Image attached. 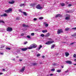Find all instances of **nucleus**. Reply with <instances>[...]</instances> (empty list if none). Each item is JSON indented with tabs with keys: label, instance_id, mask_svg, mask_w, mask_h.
I'll return each instance as SVG.
<instances>
[{
	"label": "nucleus",
	"instance_id": "f257e3e1",
	"mask_svg": "<svg viewBox=\"0 0 76 76\" xmlns=\"http://www.w3.org/2000/svg\"><path fill=\"white\" fill-rule=\"evenodd\" d=\"M12 8H9L8 10H6L4 11L5 13H10L11 12H12Z\"/></svg>",
	"mask_w": 76,
	"mask_h": 76
},
{
	"label": "nucleus",
	"instance_id": "f03ea898",
	"mask_svg": "<svg viewBox=\"0 0 76 76\" xmlns=\"http://www.w3.org/2000/svg\"><path fill=\"white\" fill-rule=\"evenodd\" d=\"M31 47H32V48H35L37 47V45L35 44V43H33L30 45Z\"/></svg>",
	"mask_w": 76,
	"mask_h": 76
},
{
	"label": "nucleus",
	"instance_id": "7ed1b4c3",
	"mask_svg": "<svg viewBox=\"0 0 76 76\" xmlns=\"http://www.w3.org/2000/svg\"><path fill=\"white\" fill-rule=\"evenodd\" d=\"M53 42H54V41H49L45 43V44L46 45H50L51 44H52V43H53Z\"/></svg>",
	"mask_w": 76,
	"mask_h": 76
},
{
	"label": "nucleus",
	"instance_id": "20e7f679",
	"mask_svg": "<svg viewBox=\"0 0 76 76\" xmlns=\"http://www.w3.org/2000/svg\"><path fill=\"white\" fill-rule=\"evenodd\" d=\"M36 8L38 9H41L44 8V6L41 7L39 5H38L36 6Z\"/></svg>",
	"mask_w": 76,
	"mask_h": 76
},
{
	"label": "nucleus",
	"instance_id": "39448f33",
	"mask_svg": "<svg viewBox=\"0 0 76 76\" xmlns=\"http://www.w3.org/2000/svg\"><path fill=\"white\" fill-rule=\"evenodd\" d=\"M65 19L67 20H70V16L69 15L66 14V16L65 18Z\"/></svg>",
	"mask_w": 76,
	"mask_h": 76
},
{
	"label": "nucleus",
	"instance_id": "423d86ee",
	"mask_svg": "<svg viewBox=\"0 0 76 76\" xmlns=\"http://www.w3.org/2000/svg\"><path fill=\"white\" fill-rule=\"evenodd\" d=\"M63 31L61 29H58V30L57 31V34H60V33H61V32H63Z\"/></svg>",
	"mask_w": 76,
	"mask_h": 76
},
{
	"label": "nucleus",
	"instance_id": "0eeeda50",
	"mask_svg": "<svg viewBox=\"0 0 76 76\" xmlns=\"http://www.w3.org/2000/svg\"><path fill=\"white\" fill-rule=\"evenodd\" d=\"M7 31H8L9 32H11L12 31V28L10 27H8L7 29Z\"/></svg>",
	"mask_w": 76,
	"mask_h": 76
},
{
	"label": "nucleus",
	"instance_id": "6e6552de",
	"mask_svg": "<svg viewBox=\"0 0 76 76\" xmlns=\"http://www.w3.org/2000/svg\"><path fill=\"white\" fill-rule=\"evenodd\" d=\"M65 62L66 63H67V64H72V62L71 61L68 60L65 61Z\"/></svg>",
	"mask_w": 76,
	"mask_h": 76
},
{
	"label": "nucleus",
	"instance_id": "1a4fd4ad",
	"mask_svg": "<svg viewBox=\"0 0 76 76\" xmlns=\"http://www.w3.org/2000/svg\"><path fill=\"white\" fill-rule=\"evenodd\" d=\"M42 45H40L39 47L36 49V50L37 51H39V50L41 49V48H42Z\"/></svg>",
	"mask_w": 76,
	"mask_h": 76
},
{
	"label": "nucleus",
	"instance_id": "9d476101",
	"mask_svg": "<svg viewBox=\"0 0 76 76\" xmlns=\"http://www.w3.org/2000/svg\"><path fill=\"white\" fill-rule=\"evenodd\" d=\"M25 67L24 66L23 67L22 69H21L20 70V72H24V70H25Z\"/></svg>",
	"mask_w": 76,
	"mask_h": 76
},
{
	"label": "nucleus",
	"instance_id": "9b49d317",
	"mask_svg": "<svg viewBox=\"0 0 76 76\" xmlns=\"http://www.w3.org/2000/svg\"><path fill=\"white\" fill-rule=\"evenodd\" d=\"M9 3L10 4H13L15 3V1H9Z\"/></svg>",
	"mask_w": 76,
	"mask_h": 76
},
{
	"label": "nucleus",
	"instance_id": "f8f14e48",
	"mask_svg": "<svg viewBox=\"0 0 76 76\" xmlns=\"http://www.w3.org/2000/svg\"><path fill=\"white\" fill-rule=\"evenodd\" d=\"M62 16V15L60 14H57L55 16L56 18H58V17H61Z\"/></svg>",
	"mask_w": 76,
	"mask_h": 76
},
{
	"label": "nucleus",
	"instance_id": "ddd939ff",
	"mask_svg": "<svg viewBox=\"0 0 76 76\" xmlns=\"http://www.w3.org/2000/svg\"><path fill=\"white\" fill-rule=\"evenodd\" d=\"M7 16V15L6 13H4L3 15H1V17H2V16H5L6 17Z\"/></svg>",
	"mask_w": 76,
	"mask_h": 76
},
{
	"label": "nucleus",
	"instance_id": "4468645a",
	"mask_svg": "<svg viewBox=\"0 0 76 76\" xmlns=\"http://www.w3.org/2000/svg\"><path fill=\"white\" fill-rule=\"evenodd\" d=\"M44 25H45V26L46 27H47L48 26V24H47V23L46 22H44L43 23Z\"/></svg>",
	"mask_w": 76,
	"mask_h": 76
},
{
	"label": "nucleus",
	"instance_id": "2eb2a0df",
	"mask_svg": "<svg viewBox=\"0 0 76 76\" xmlns=\"http://www.w3.org/2000/svg\"><path fill=\"white\" fill-rule=\"evenodd\" d=\"M21 50L22 51H26V50H28V48H22L21 49Z\"/></svg>",
	"mask_w": 76,
	"mask_h": 76
},
{
	"label": "nucleus",
	"instance_id": "dca6fc26",
	"mask_svg": "<svg viewBox=\"0 0 76 76\" xmlns=\"http://www.w3.org/2000/svg\"><path fill=\"white\" fill-rule=\"evenodd\" d=\"M65 54L66 57H67L68 56H69V53L67 52H65Z\"/></svg>",
	"mask_w": 76,
	"mask_h": 76
},
{
	"label": "nucleus",
	"instance_id": "f3484780",
	"mask_svg": "<svg viewBox=\"0 0 76 76\" xmlns=\"http://www.w3.org/2000/svg\"><path fill=\"white\" fill-rule=\"evenodd\" d=\"M23 27H29L27 25H25V24H23Z\"/></svg>",
	"mask_w": 76,
	"mask_h": 76
},
{
	"label": "nucleus",
	"instance_id": "a211bd4d",
	"mask_svg": "<svg viewBox=\"0 0 76 76\" xmlns=\"http://www.w3.org/2000/svg\"><path fill=\"white\" fill-rule=\"evenodd\" d=\"M61 5L62 6V7H63V6H65V4L64 3H62L61 4Z\"/></svg>",
	"mask_w": 76,
	"mask_h": 76
},
{
	"label": "nucleus",
	"instance_id": "6ab92c4d",
	"mask_svg": "<svg viewBox=\"0 0 76 76\" xmlns=\"http://www.w3.org/2000/svg\"><path fill=\"white\" fill-rule=\"evenodd\" d=\"M36 5V4H32L30 5V6H35Z\"/></svg>",
	"mask_w": 76,
	"mask_h": 76
},
{
	"label": "nucleus",
	"instance_id": "aec40b11",
	"mask_svg": "<svg viewBox=\"0 0 76 76\" xmlns=\"http://www.w3.org/2000/svg\"><path fill=\"white\" fill-rule=\"evenodd\" d=\"M25 6V4H21L20 5V7H22V6Z\"/></svg>",
	"mask_w": 76,
	"mask_h": 76
},
{
	"label": "nucleus",
	"instance_id": "412c9836",
	"mask_svg": "<svg viewBox=\"0 0 76 76\" xmlns=\"http://www.w3.org/2000/svg\"><path fill=\"white\" fill-rule=\"evenodd\" d=\"M47 32V31L46 30H42V32L43 33H45V32Z\"/></svg>",
	"mask_w": 76,
	"mask_h": 76
},
{
	"label": "nucleus",
	"instance_id": "4be33fe9",
	"mask_svg": "<svg viewBox=\"0 0 76 76\" xmlns=\"http://www.w3.org/2000/svg\"><path fill=\"white\" fill-rule=\"evenodd\" d=\"M33 48L32 46H31L28 47V48L27 49H29V50H31V49H32Z\"/></svg>",
	"mask_w": 76,
	"mask_h": 76
},
{
	"label": "nucleus",
	"instance_id": "5701e85b",
	"mask_svg": "<svg viewBox=\"0 0 76 76\" xmlns=\"http://www.w3.org/2000/svg\"><path fill=\"white\" fill-rule=\"evenodd\" d=\"M69 70H67V71L64 72V73H65V74H66V73H69Z\"/></svg>",
	"mask_w": 76,
	"mask_h": 76
},
{
	"label": "nucleus",
	"instance_id": "b1692460",
	"mask_svg": "<svg viewBox=\"0 0 76 76\" xmlns=\"http://www.w3.org/2000/svg\"><path fill=\"white\" fill-rule=\"evenodd\" d=\"M55 45H53L52 46V47L51 48V49H53V48H54V47H55Z\"/></svg>",
	"mask_w": 76,
	"mask_h": 76
},
{
	"label": "nucleus",
	"instance_id": "393cba45",
	"mask_svg": "<svg viewBox=\"0 0 76 76\" xmlns=\"http://www.w3.org/2000/svg\"><path fill=\"white\" fill-rule=\"evenodd\" d=\"M57 72H58V73H60V72H61V69H58L57 70Z\"/></svg>",
	"mask_w": 76,
	"mask_h": 76
},
{
	"label": "nucleus",
	"instance_id": "a878e982",
	"mask_svg": "<svg viewBox=\"0 0 76 76\" xmlns=\"http://www.w3.org/2000/svg\"><path fill=\"white\" fill-rule=\"evenodd\" d=\"M0 23H4V21L1 20H0Z\"/></svg>",
	"mask_w": 76,
	"mask_h": 76
},
{
	"label": "nucleus",
	"instance_id": "bb28decb",
	"mask_svg": "<svg viewBox=\"0 0 76 76\" xmlns=\"http://www.w3.org/2000/svg\"><path fill=\"white\" fill-rule=\"evenodd\" d=\"M23 15H24L25 16H26L27 15V14H26V13L25 12H23Z\"/></svg>",
	"mask_w": 76,
	"mask_h": 76
},
{
	"label": "nucleus",
	"instance_id": "cd10ccee",
	"mask_svg": "<svg viewBox=\"0 0 76 76\" xmlns=\"http://www.w3.org/2000/svg\"><path fill=\"white\" fill-rule=\"evenodd\" d=\"M72 37H75V36H76V33H75L74 34V35H72Z\"/></svg>",
	"mask_w": 76,
	"mask_h": 76
},
{
	"label": "nucleus",
	"instance_id": "c85d7f7f",
	"mask_svg": "<svg viewBox=\"0 0 76 76\" xmlns=\"http://www.w3.org/2000/svg\"><path fill=\"white\" fill-rule=\"evenodd\" d=\"M31 35H32V36H34V35H35V34L34 33H31Z\"/></svg>",
	"mask_w": 76,
	"mask_h": 76
},
{
	"label": "nucleus",
	"instance_id": "c756f323",
	"mask_svg": "<svg viewBox=\"0 0 76 76\" xmlns=\"http://www.w3.org/2000/svg\"><path fill=\"white\" fill-rule=\"evenodd\" d=\"M68 30H69V28H65V31H68Z\"/></svg>",
	"mask_w": 76,
	"mask_h": 76
},
{
	"label": "nucleus",
	"instance_id": "7c9ffc66",
	"mask_svg": "<svg viewBox=\"0 0 76 76\" xmlns=\"http://www.w3.org/2000/svg\"><path fill=\"white\" fill-rule=\"evenodd\" d=\"M33 66H37V64L36 63H33Z\"/></svg>",
	"mask_w": 76,
	"mask_h": 76
},
{
	"label": "nucleus",
	"instance_id": "2f4dec72",
	"mask_svg": "<svg viewBox=\"0 0 76 76\" xmlns=\"http://www.w3.org/2000/svg\"><path fill=\"white\" fill-rule=\"evenodd\" d=\"M51 71H52V72H54V71H55V69H51Z\"/></svg>",
	"mask_w": 76,
	"mask_h": 76
},
{
	"label": "nucleus",
	"instance_id": "473e14b6",
	"mask_svg": "<svg viewBox=\"0 0 76 76\" xmlns=\"http://www.w3.org/2000/svg\"><path fill=\"white\" fill-rule=\"evenodd\" d=\"M27 37L28 38H31V36H27Z\"/></svg>",
	"mask_w": 76,
	"mask_h": 76
},
{
	"label": "nucleus",
	"instance_id": "72a5a7b5",
	"mask_svg": "<svg viewBox=\"0 0 76 76\" xmlns=\"http://www.w3.org/2000/svg\"><path fill=\"white\" fill-rule=\"evenodd\" d=\"M44 19V18L43 17H40L39 18V19L41 20V19Z\"/></svg>",
	"mask_w": 76,
	"mask_h": 76
},
{
	"label": "nucleus",
	"instance_id": "f704fd0d",
	"mask_svg": "<svg viewBox=\"0 0 76 76\" xmlns=\"http://www.w3.org/2000/svg\"><path fill=\"white\" fill-rule=\"evenodd\" d=\"M40 36L42 37H44V35L43 34H42Z\"/></svg>",
	"mask_w": 76,
	"mask_h": 76
},
{
	"label": "nucleus",
	"instance_id": "c9c22d12",
	"mask_svg": "<svg viewBox=\"0 0 76 76\" xmlns=\"http://www.w3.org/2000/svg\"><path fill=\"white\" fill-rule=\"evenodd\" d=\"M41 56V55L39 53L37 55V57H39V56Z\"/></svg>",
	"mask_w": 76,
	"mask_h": 76
},
{
	"label": "nucleus",
	"instance_id": "e433bc0d",
	"mask_svg": "<svg viewBox=\"0 0 76 76\" xmlns=\"http://www.w3.org/2000/svg\"><path fill=\"white\" fill-rule=\"evenodd\" d=\"M76 55L75 54H74L73 55V57L75 58H76Z\"/></svg>",
	"mask_w": 76,
	"mask_h": 76
},
{
	"label": "nucleus",
	"instance_id": "4c0bfd02",
	"mask_svg": "<svg viewBox=\"0 0 76 76\" xmlns=\"http://www.w3.org/2000/svg\"><path fill=\"white\" fill-rule=\"evenodd\" d=\"M68 13H72V12H72L71 10H70L69 11H68Z\"/></svg>",
	"mask_w": 76,
	"mask_h": 76
},
{
	"label": "nucleus",
	"instance_id": "58836bf2",
	"mask_svg": "<svg viewBox=\"0 0 76 76\" xmlns=\"http://www.w3.org/2000/svg\"><path fill=\"white\" fill-rule=\"evenodd\" d=\"M0 55H3L4 54V53H0Z\"/></svg>",
	"mask_w": 76,
	"mask_h": 76
},
{
	"label": "nucleus",
	"instance_id": "ea45409f",
	"mask_svg": "<svg viewBox=\"0 0 76 76\" xmlns=\"http://www.w3.org/2000/svg\"><path fill=\"white\" fill-rule=\"evenodd\" d=\"M75 42H73L72 43H70V45H72L73 44H75Z\"/></svg>",
	"mask_w": 76,
	"mask_h": 76
},
{
	"label": "nucleus",
	"instance_id": "a19ab883",
	"mask_svg": "<svg viewBox=\"0 0 76 76\" xmlns=\"http://www.w3.org/2000/svg\"><path fill=\"white\" fill-rule=\"evenodd\" d=\"M47 37H49V36H50V35L48 33L47 35H46Z\"/></svg>",
	"mask_w": 76,
	"mask_h": 76
},
{
	"label": "nucleus",
	"instance_id": "79ce46f5",
	"mask_svg": "<svg viewBox=\"0 0 76 76\" xmlns=\"http://www.w3.org/2000/svg\"><path fill=\"white\" fill-rule=\"evenodd\" d=\"M27 43H28V42H24V44H27Z\"/></svg>",
	"mask_w": 76,
	"mask_h": 76
},
{
	"label": "nucleus",
	"instance_id": "37998d69",
	"mask_svg": "<svg viewBox=\"0 0 76 76\" xmlns=\"http://www.w3.org/2000/svg\"><path fill=\"white\" fill-rule=\"evenodd\" d=\"M24 35V34L23 33H22L21 35V36H23Z\"/></svg>",
	"mask_w": 76,
	"mask_h": 76
},
{
	"label": "nucleus",
	"instance_id": "c03bdc74",
	"mask_svg": "<svg viewBox=\"0 0 76 76\" xmlns=\"http://www.w3.org/2000/svg\"><path fill=\"white\" fill-rule=\"evenodd\" d=\"M72 29H74V30L76 29V28L75 27V28H72Z\"/></svg>",
	"mask_w": 76,
	"mask_h": 76
},
{
	"label": "nucleus",
	"instance_id": "a18cd8bd",
	"mask_svg": "<svg viewBox=\"0 0 76 76\" xmlns=\"http://www.w3.org/2000/svg\"><path fill=\"white\" fill-rule=\"evenodd\" d=\"M7 50H10V48H7Z\"/></svg>",
	"mask_w": 76,
	"mask_h": 76
},
{
	"label": "nucleus",
	"instance_id": "49530a36",
	"mask_svg": "<svg viewBox=\"0 0 76 76\" xmlns=\"http://www.w3.org/2000/svg\"><path fill=\"white\" fill-rule=\"evenodd\" d=\"M34 20H37V19L36 18H34Z\"/></svg>",
	"mask_w": 76,
	"mask_h": 76
},
{
	"label": "nucleus",
	"instance_id": "de8ad7c7",
	"mask_svg": "<svg viewBox=\"0 0 76 76\" xmlns=\"http://www.w3.org/2000/svg\"><path fill=\"white\" fill-rule=\"evenodd\" d=\"M19 19V17H17L16 19L17 20H18Z\"/></svg>",
	"mask_w": 76,
	"mask_h": 76
},
{
	"label": "nucleus",
	"instance_id": "09e8293b",
	"mask_svg": "<svg viewBox=\"0 0 76 76\" xmlns=\"http://www.w3.org/2000/svg\"><path fill=\"white\" fill-rule=\"evenodd\" d=\"M71 6H72V5L71 4H68V6L69 7Z\"/></svg>",
	"mask_w": 76,
	"mask_h": 76
},
{
	"label": "nucleus",
	"instance_id": "8fccbe9b",
	"mask_svg": "<svg viewBox=\"0 0 76 76\" xmlns=\"http://www.w3.org/2000/svg\"><path fill=\"white\" fill-rule=\"evenodd\" d=\"M53 66H55V65H56V63H53Z\"/></svg>",
	"mask_w": 76,
	"mask_h": 76
},
{
	"label": "nucleus",
	"instance_id": "3c124183",
	"mask_svg": "<svg viewBox=\"0 0 76 76\" xmlns=\"http://www.w3.org/2000/svg\"><path fill=\"white\" fill-rule=\"evenodd\" d=\"M53 74H51L50 75V76H53Z\"/></svg>",
	"mask_w": 76,
	"mask_h": 76
},
{
	"label": "nucleus",
	"instance_id": "603ef678",
	"mask_svg": "<svg viewBox=\"0 0 76 76\" xmlns=\"http://www.w3.org/2000/svg\"><path fill=\"white\" fill-rule=\"evenodd\" d=\"M3 73H0V75H3Z\"/></svg>",
	"mask_w": 76,
	"mask_h": 76
},
{
	"label": "nucleus",
	"instance_id": "864d4df0",
	"mask_svg": "<svg viewBox=\"0 0 76 76\" xmlns=\"http://www.w3.org/2000/svg\"><path fill=\"white\" fill-rule=\"evenodd\" d=\"M2 70H3V71H5V69H2Z\"/></svg>",
	"mask_w": 76,
	"mask_h": 76
},
{
	"label": "nucleus",
	"instance_id": "5fc2aeb1",
	"mask_svg": "<svg viewBox=\"0 0 76 76\" xmlns=\"http://www.w3.org/2000/svg\"><path fill=\"white\" fill-rule=\"evenodd\" d=\"M61 67H62V68H63V67H64V66H63V65L61 66Z\"/></svg>",
	"mask_w": 76,
	"mask_h": 76
},
{
	"label": "nucleus",
	"instance_id": "6e6d98bb",
	"mask_svg": "<svg viewBox=\"0 0 76 76\" xmlns=\"http://www.w3.org/2000/svg\"><path fill=\"white\" fill-rule=\"evenodd\" d=\"M19 61H22V59H20Z\"/></svg>",
	"mask_w": 76,
	"mask_h": 76
},
{
	"label": "nucleus",
	"instance_id": "4d7b16f0",
	"mask_svg": "<svg viewBox=\"0 0 76 76\" xmlns=\"http://www.w3.org/2000/svg\"><path fill=\"white\" fill-rule=\"evenodd\" d=\"M2 30V32H4V31H5L4 30Z\"/></svg>",
	"mask_w": 76,
	"mask_h": 76
},
{
	"label": "nucleus",
	"instance_id": "13d9d810",
	"mask_svg": "<svg viewBox=\"0 0 76 76\" xmlns=\"http://www.w3.org/2000/svg\"><path fill=\"white\" fill-rule=\"evenodd\" d=\"M74 61H76V59H75L74 60Z\"/></svg>",
	"mask_w": 76,
	"mask_h": 76
},
{
	"label": "nucleus",
	"instance_id": "bf43d9fd",
	"mask_svg": "<svg viewBox=\"0 0 76 76\" xmlns=\"http://www.w3.org/2000/svg\"><path fill=\"white\" fill-rule=\"evenodd\" d=\"M73 65H75V66H76V64H74Z\"/></svg>",
	"mask_w": 76,
	"mask_h": 76
},
{
	"label": "nucleus",
	"instance_id": "052dcab7",
	"mask_svg": "<svg viewBox=\"0 0 76 76\" xmlns=\"http://www.w3.org/2000/svg\"><path fill=\"white\" fill-rule=\"evenodd\" d=\"M21 10H22L21 9L20 10H19V11L21 12Z\"/></svg>",
	"mask_w": 76,
	"mask_h": 76
},
{
	"label": "nucleus",
	"instance_id": "680f3d73",
	"mask_svg": "<svg viewBox=\"0 0 76 76\" xmlns=\"http://www.w3.org/2000/svg\"><path fill=\"white\" fill-rule=\"evenodd\" d=\"M45 57V56H42V58H44Z\"/></svg>",
	"mask_w": 76,
	"mask_h": 76
},
{
	"label": "nucleus",
	"instance_id": "e2e57ef3",
	"mask_svg": "<svg viewBox=\"0 0 76 76\" xmlns=\"http://www.w3.org/2000/svg\"><path fill=\"white\" fill-rule=\"evenodd\" d=\"M16 58H19V56H16Z\"/></svg>",
	"mask_w": 76,
	"mask_h": 76
},
{
	"label": "nucleus",
	"instance_id": "0e129e2a",
	"mask_svg": "<svg viewBox=\"0 0 76 76\" xmlns=\"http://www.w3.org/2000/svg\"><path fill=\"white\" fill-rule=\"evenodd\" d=\"M12 60H15V59H13Z\"/></svg>",
	"mask_w": 76,
	"mask_h": 76
},
{
	"label": "nucleus",
	"instance_id": "69168bd1",
	"mask_svg": "<svg viewBox=\"0 0 76 76\" xmlns=\"http://www.w3.org/2000/svg\"><path fill=\"white\" fill-rule=\"evenodd\" d=\"M49 40H51V39H49Z\"/></svg>",
	"mask_w": 76,
	"mask_h": 76
},
{
	"label": "nucleus",
	"instance_id": "338daca9",
	"mask_svg": "<svg viewBox=\"0 0 76 76\" xmlns=\"http://www.w3.org/2000/svg\"><path fill=\"white\" fill-rule=\"evenodd\" d=\"M63 43H66V42H63Z\"/></svg>",
	"mask_w": 76,
	"mask_h": 76
},
{
	"label": "nucleus",
	"instance_id": "774afa93",
	"mask_svg": "<svg viewBox=\"0 0 76 76\" xmlns=\"http://www.w3.org/2000/svg\"><path fill=\"white\" fill-rule=\"evenodd\" d=\"M40 64H42V63H40Z\"/></svg>",
	"mask_w": 76,
	"mask_h": 76
}]
</instances>
